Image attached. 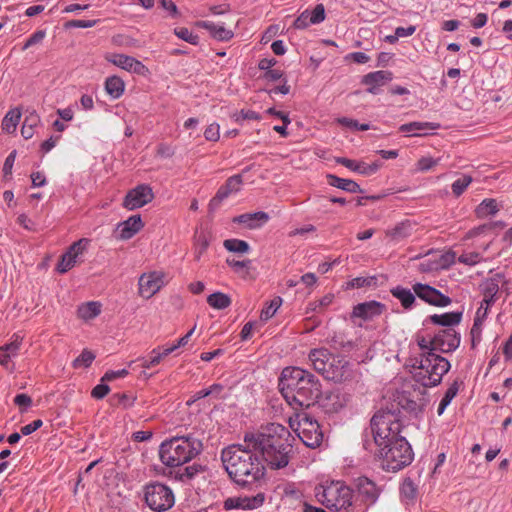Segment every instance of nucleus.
Masks as SVG:
<instances>
[{
	"mask_svg": "<svg viewBox=\"0 0 512 512\" xmlns=\"http://www.w3.org/2000/svg\"><path fill=\"white\" fill-rule=\"evenodd\" d=\"M498 291H499V286L497 283H494V282L488 283L484 290V298H483L482 302L485 303V305H487V306H490L491 304H493L495 302V298H496Z\"/></svg>",
	"mask_w": 512,
	"mask_h": 512,
	"instance_id": "48",
	"label": "nucleus"
},
{
	"mask_svg": "<svg viewBox=\"0 0 512 512\" xmlns=\"http://www.w3.org/2000/svg\"><path fill=\"white\" fill-rule=\"evenodd\" d=\"M129 374L128 370L123 368L119 370H108L101 378V384L105 382L116 381L125 378Z\"/></svg>",
	"mask_w": 512,
	"mask_h": 512,
	"instance_id": "49",
	"label": "nucleus"
},
{
	"mask_svg": "<svg viewBox=\"0 0 512 512\" xmlns=\"http://www.w3.org/2000/svg\"><path fill=\"white\" fill-rule=\"evenodd\" d=\"M135 397L127 393H117L110 398L112 404H119L123 407H129L133 404Z\"/></svg>",
	"mask_w": 512,
	"mask_h": 512,
	"instance_id": "50",
	"label": "nucleus"
},
{
	"mask_svg": "<svg viewBox=\"0 0 512 512\" xmlns=\"http://www.w3.org/2000/svg\"><path fill=\"white\" fill-rule=\"evenodd\" d=\"M14 403L23 412L31 405L32 400H31V397L28 396L27 394H18L14 398Z\"/></svg>",
	"mask_w": 512,
	"mask_h": 512,
	"instance_id": "62",
	"label": "nucleus"
},
{
	"mask_svg": "<svg viewBox=\"0 0 512 512\" xmlns=\"http://www.w3.org/2000/svg\"><path fill=\"white\" fill-rule=\"evenodd\" d=\"M45 37V32L42 30L34 32L25 42L23 50L40 43Z\"/></svg>",
	"mask_w": 512,
	"mask_h": 512,
	"instance_id": "60",
	"label": "nucleus"
},
{
	"mask_svg": "<svg viewBox=\"0 0 512 512\" xmlns=\"http://www.w3.org/2000/svg\"><path fill=\"white\" fill-rule=\"evenodd\" d=\"M473 178L470 175L462 174L451 184L452 193L454 196H461L467 187L472 183Z\"/></svg>",
	"mask_w": 512,
	"mask_h": 512,
	"instance_id": "39",
	"label": "nucleus"
},
{
	"mask_svg": "<svg viewBox=\"0 0 512 512\" xmlns=\"http://www.w3.org/2000/svg\"><path fill=\"white\" fill-rule=\"evenodd\" d=\"M357 488L360 495L365 497L367 501L374 502L378 497L379 492L375 483L366 477L358 478Z\"/></svg>",
	"mask_w": 512,
	"mask_h": 512,
	"instance_id": "32",
	"label": "nucleus"
},
{
	"mask_svg": "<svg viewBox=\"0 0 512 512\" xmlns=\"http://www.w3.org/2000/svg\"><path fill=\"white\" fill-rule=\"evenodd\" d=\"M265 500V495L258 492L256 495H240L236 498H228L224 502L225 509L241 508V509H255L260 507Z\"/></svg>",
	"mask_w": 512,
	"mask_h": 512,
	"instance_id": "17",
	"label": "nucleus"
},
{
	"mask_svg": "<svg viewBox=\"0 0 512 512\" xmlns=\"http://www.w3.org/2000/svg\"><path fill=\"white\" fill-rule=\"evenodd\" d=\"M165 273L162 271H151L143 273L138 280L139 295L150 299L166 284Z\"/></svg>",
	"mask_w": 512,
	"mask_h": 512,
	"instance_id": "10",
	"label": "nucleus"
},
{
	"mask_svg": "<svg viewBox=\"0 0 512 512\" xmlns=\"http://www.w3.org/2000/svg\"><path fill=\"white\" fill-rule=\"evenodd\" d=\"M315 496L327 509L341 511L352 505L353 491L342 481H331L317 486Z\"/></svg>",
	"mask_w": 512,
	"mask_h": 512,
	"instance_id": "6",
	"label": "nucleus"
},
{
	"mask_svg": "<svg viewBox=\"0 0 512 512\" xmlns=\"http://www.w3.org/2000/svg\"><path fill=\"white\" fill-rule=\"evenodd\" d=\"M289 426L307 447L316 448L323 440V433L318 422L306 412H299L291 416Z\"/></svg>",
	"mask_w": 512,
	"mask_h": 512,
	"instance_id": "7",
	"label": "nucleus"
},
{
	"mask_svg": "<svg viewBox=\"0 0 512 512\" xmlns=\"http://www.w3.org/2000/svg\"><path fill=\"white\" fill-rule=\"evenodd\" d=\"M327 181L329 185L350 193L362 192L360 186L351 179H344L333 174H328Z\"/></svg>",
	"mask_w": 512,
	"mask_h": 512,
	"instance_id": "31",
	"label": "nucleus"
},
{
	"mask_svg": "<svg viewBox=\"0 0 512 512\" xmlns=\"http://www.w3.org/2000/svg\"><path fill=\"white\" fill-rule=\"evenodd\" d=\"M336 162L343 165L344 167L360 173L362 175H371L378 171L380 164L377 162L367 164L365 162H357L355 160H351L345 157H339L336 159Z\"/></svg>",
	"mask_w": 512,
	"mask_h": 512,
	"instance_id": "26",
	"label": "nucleus"
},
{
	"mask_svg": "<svg viewBox=\"0 0 512 512\" xmlns=\"http://www.w3.org/2000/svg\"><path fill=\"white\" fill-rule=\"evenodd\" d=\"M21 118V112L18 109H12L7 112L2 120V130L6 133H14Z\"/></svg>",
	"mask_w": 512,
	"mask_h": 512,
	"instance_id": "35",
	"label": "nucleus"
},
{
	"mask_svg": "<svg viewBox=\"0 0 512 512\" xmlns=\"http://www.w3.org/2000/svg\"><path fill=\"white\" fill-rule=\"evenodd\" d=\"M225 470L237 484L245 486L257 482L264 476L265 467L253 448L232 445L222 451Z\"/></svg>",
	"mask_w": 512,
	"mask_h": 512,
	"instance_id": "3",
	"label": "nucleus"
},
{
	"mask_svg": "<svg viewBox=\"0 0 512 512\" xmlns=\"http://www.w3.org/2000/svg\"><path fill=\"white\" fill-rule=\"evenodd\" d=\"M328 356V351L326 349H314L309 354V359L313 363L314 369L321 373L325 379L327 380H335L337 375L333 373L331 376L329 371L327 370L326 359Z\"/></svg>",
	"mask_w": 512,
	"mask_h": 512,
	"instance_id": "25",
	"label": "nucleus"
},
{
	"mask_svg": "<svg viewBox=\"0 0 512 512\" xmlns=\"http://www.w3.org/2000/svg\"><path fill=\"white\" fill-rule=\"evenodd\" d=\"M411 231L412 226L408 221H406L396 225L394 228L389 230L387 234L394 240H401L403 238L410 236Z\"/></svg>",
	"mask_w": 512,
	"mask_h": 512,
	"instance_id": "40",
	"label": "nucleus"
},
{
	"mask_svg": "<svg viewBox=\"0 0 512 512\" xmlns=\"http://www.w3.org/2000/svg\"><path fill=\"white\" fill-rule=\"evenodd\" d=\"M423 404V392L420 390L396 391L385 398V405L371 418L370 429L376 446L374 453L382 469L397 472L412 462V448L402 435L406 427L402 410L413 412Z\"/></svg>",
	"mask_w": 512,
	"mask_h": 512,
	"instance_id": "1",
	"label": "nucleus"
},
{
	"mask_svg": "<svg viewBox=\"0 0 512 512\" xmlns=\"http://www.w3.org/2000/svg\"><path fill=\"white\" fill-rule=\"evenodd\" d=\"M98 22L99 20L77 19L69 21L67 26L71 28H91L94 27Z\"/></svg>",
	"mask_w": 512,
	"mask_h": 512,
	"instance_id": "58",
	"label": "nucleus"
},
{
	"mask_svg": "<svg viewBox=\"0 0 512 512\" xmlns=\"http://www.w3.org/2000/svg\"><path fill=\"white\" fill-rule=\"evenodd\" d=\"M333 299H334L333 294H326L318 302L310 303L309 304L310 309L312 311H318V309L320 310L321 308H325L333 302Z\"/></svg>",
	"mask_w": 512,
	"mask_h": 512,
	"instance_id": "57",
	"label": "nucleus"
},
{
	"mask_svg": "<svg viewBox=\"0 0 512 512\" xmlns=\"http://www.w3.org/2000/svg\"><path fill=\"white\" fill-rule=\"evenodd\" d=\"M327 389H320L318 404L328 411H337L347 402V395L341 386H326Z\"/></svg>",
	"mask_w": 512,
	"mask_h": 512,
	"instance_id": "11",
	"label": "nucleus"
},
{
	"mask_svg": "<svg viewBox=\"0 0 512 512\" xmlns=\"http://www.w3.org/2000/svg\"><path fill=\"white\" fill-rule=\"evenodd\" d=\"M376 283H377V278L375 276L356 277V278H353L348 283V287H350V288L370 287V286L376 285Z\"/></svg>",
	"mask_w": 512,
	"mask_h": 512,
	"instance_id": "47",
	"label": "nucleus"
},
{
	"mask_svg": "<svg viewBox=\"0 0 512 512\" xmlns=\"http://www.w3.org/2000/svg\"><path fill=\"white\" fill-rule=\"evenodd\" d=\"M143 228V222L140 215H132L127 220L118 224L119 238L128 240L137 234Z\"/></svg>",
	"mask_w": 512,
	"mask_h": 512,
	"instance_id": "23",
	"label": "nucleus"
},
{
	"mask_svg": "<svg viewBox=\"0 0 512 512\" xmlns=\"http://www.w3.org/2000/svg\"><path fill=\"white\" fill-rule=\"evenodd\" d=\"M282 304V299L281 297H275L274 299H272L270 301L269 304H267L261 311V314H260V319L262 321H267L269 320L272 316H274V314L276 313V311L279 309V307L281 306Z\"/></svg>",
	"mask_w": 512,
	"mask_h": 512,
	"instance_id": "41",
	"label": "nucleus"
},
{
	"mask_svg": "<svg viewBox=\"0 0 512 512\" xmlns=\"http://www.w3.org/2000/svg\"><path fill=\"white\" fill-rule=\"evenodd\" d=\"M202 450V442L194 436L174 437L161 444L159 456L162 463L177 467L194 459Z\"/></svg>",
	"mask_w": 512,
	"mask_h": 512,
	"instance_id": "4",
	"label": "nucleus"
},
{
	"mask_svg": "<svg viewBox=\"0 0 512 512\" xmlns=\"http://www.w3.org/2000/svg\"><path fill=\"white\" fill-rule=\"evenodd\" d=\"M207 303L214 309L222 310L229 307L232 303V300L225 293L215 292L207 297Z\"/></svg>",
	"mask_w": 512,
	"mask_h": 512,
	"instance_id": "36",
	"label": "nucleus"
},
{
	"mask_svg": "<svg viewBox=\"0 0 512 512\" xmlns=\"http://www.w3.org/2000/svg\"><path fill=\"white\" fill-rule=\"evenodd\" d=\"M392 79V72L387 70H378L364 75L362 83L368 87L367 92L377 94L379 88L390 82Z\"/></svg>",
	"mask_w": 512,
	"mask_h": 512,
	"instance_id": "19",
	"label": "nucleus"
},
{
	"mask_svg": "<svg viewBox=\"0 0 512 512\" xmlns=\"http://www.w3.org/2000/svg\"><path fill=\"white\" fill-rule=\"evenodd\" d=\"M311 24H319L325 20V7L323 4H317L315 8L310 12Z\"/></svg>",
	"mask_w": 512,
	"mask_h": 512,
	"instance_id": "53",
	"label": "nucleus"
},
{
	"mask_svg": "<svg viewBox=\"0 0 512 512\" xmlns=\"http://www.w3.org/2000/svg\"><path fill=\"white\" fill-rule=\"evenodd\" d=\"M174 153V148L168 144L161 143L157 146L156 155L160 158H171Z\"/></svg>",
	"mask_w": 512,
	"mask_h": 512,
	"instance_id": "61",
	"label": "nucleus"
},
{
	"mask_svg": "<svg viewBox=\"0 0 512 512\" xmlns=\"http://www.w3.org/2000/svg\"><path fill=\"white\" fill-rule=\"evenodd\" d=\"M209 246L207 237L204 234H200L196 237L194 242V258L199 261L202 255L206 252Z\"/></svg>",
	"mask_w": 512,
	"mask_h": 512,
	"instance_id": "43",
	"label": "nucleus"
},
{
	"mask_svg": "<svg viewBox=\"0 0 512 512\" xmlns=\"http://www.w3.org/2000/svg\"><path fill=\"white\" fill-rule=\"evenodd\" d=\"M226 263L235 272H240L241 270L246 269V268L249 267V265L251 264V260L247 259V260L239 261V260L227 258L226 259Z\"/></svg>",
	"mask_w": 512,
	"mask_h": 512,
	"instance_id": "59",
	"label": "nucleus"
},
{
	"mask_svg": "<svg viewBox=\"0 0 512 512\" xmlns=\"http://www.w3.org/2000/svg\"><path fill=\"white\" fill-rule=\"evenodd\" d=\"M390 293L394 298L400 301L405 310H410L416 301L414 291L400 285L391 288Z\"/></svg>",
	"mask_w": 512,
	"mask_h": 512,
	"instance_id": "29",
	"label": "nucleus"
},
{
	"mask_svg": "<svg viewBox=\"0 0 512 512\" xmlns=\"http://www.w3.org/2000/svg\"><path fill=\"white\" fill-rule=\"evenodd\" d=\"M321 386H282L280 392L293 407H310L318 403Z\"/></svg>",
	"mask_w": 512,
	"mask_h": 512,
	"instance_id": "9",
	"label": "nucleus"
},
{
	"mask_svg": "<svg viewBox=\"0 0 512 512\" xmlns=\"http://www.w3.org/2000/svg\"><path fill=\"white\" fill-rule=\"evenodd\" d=\"M439 128V124L434 122H410L402 124L399 127V131L405 133L407 136L421 137L428 134L430 130H436Z\"/></svg>",
	"mask_w": 512,
	"mask_h": 512,
	"instance_id": "22",
	"label": "nucleus"
},
{
	"mask_svg": "<svg viewBox=\"0 0 512 512\" xmlns=\"http://www.w3.org/2000/svg\"><path fill=\"white\" fill-rule=\"evenodd\" d=\"M310 12L308 10L303 11L294 21L293 26L296 29H305L309 25H311L310 22Z\"/></svg>",
	"mask_w": 512,
	"mask_h": 512,
	"instance_id": "56",
	"label": "nucleus"
},
{
	"mask_svg": "<svg viewBox=\"0 0 512 512\" xmlns=\"http://www.w3.org/2000/svg\"><path fill=\"white\" fill-rule=\"evenodd\" d=\"M172 352L173 348L157 347L153 349L147 357L139 359V365L145 369L155 367L161 362L163 358L170 355Z\"/></svg>",
	"mask_w": 512,
	"mask_h": 512,
	"instance_id": "28",
	"label": "nucleus"
},
{
	"mask_svg": "<svg viewBox=\"0 0 512 512\" xmlns=\"http://www.w3.org/2000/svg\"><path fill=\"white\" fill-rule=\"evenodd\" d=\"M499 211L498 203L495 199H484L475 209L478 218H485L489 215H495Z\"/></svg>",
	"mask_w": 512,
	"mask_h": 512,
	"instance_id": "34",
	"label": "nucleus"
},
{
	"mask_svg": "<svg viewBox=\"0 0 512 512\" xmlns=\"http://www.w3.org/2000/svg\"><path fill=\"white\" fill-rule=\"evenodd\" d=\"M482 257L478 252H470L466 254H462L458 257V262L463 263L465 265L473 266L481 261Z\"/></svg>",
	"mask_w": 512,
	"mask_h": 512,
	"instance_id": "54",
	"label": "nucleus"
},
{
	"mask_svg": "<svg viewBox=\"0 0 512 512\" xmlns=\"http://www.w3.org/2000/svg\"><path fill=\"white\" fill-rule=\"evenodd\" d=\"M22 342L23 337L15 333L9 343L0 347V365L6 368L12 366V359L19 354Z\"/></svg>",
	"mask_w": 512,
	"mask_h": 512,
	"instance_id": "21",
	"label": "nucleus"
},
{
	"mask_svg": "<svg viewBox=\"0 0 512 512\" xmlns=\"http://www.w3.org/2000/svg\"><path fill=\"white\" fill-rule=\"evenodd\" d=\"M446 330L435 335V339L430 342V352L425 360L421 361V367L429 373V384H440L442 377L448 372V359L439 353H447Z\"/></svg>",
	"mask_w": 512,
	"mask_h": 512,
	"instance_id": "5",
	"label": "nucleus"
},
{
	"mask_svg": "<svg viewBox=\"0 0 512 512\" xmlns=\"http://www.w3.org/2000/svg\"><path fill=\"white\" fill-rule=\"evenodd\" d=\"M106 59L115 66L138 75L145 76L149 71L141 61L129 55L114 53Z\"/></svg>",
	"mask_w": 512,
	"mask_h": 512,
	"instance_id": "14",
	"label": "nucleus"
},
{
	"mask_svg": "<svg viewBox=\"0 0 512 512\" xmlns=\"http://www.w3.org/2000/svg\"><path fill=\"white\" fill-rule=\"evenodd\" d=\"M386 309V306L378 301L372 300L359 303L353 307L351 318H360L364 321L372 320L380 316Z\"/></svg>",
	"mask_w": 512,
	"mask_h": 512,
	"instance_id": "16",
	"label": "nucleus"
},
{
	"mask_svg": "<svg viewBox=\"0 0 512 512\" xmlns=\"http://www.w3.org/2000/svg\"><path fill=\"white\" fill-rule=\"evenodd\" d=\"M400 491L405 498L414 499L417 493V488L414 482L410 478H407L403 481Z\"/></svg>",
	"mask_w": 512,
	"mask_h": 512,
	"instance_id": "52",
	"label": "nucleus"
},
{
	"mask_svg": "<svg viewBox=\"0 0 512 512\" xmlns=\"http://www.w3.org/2000/svg\"><path fill=\"white\" fill-rule=\"evenodd\" d=\"M104 89L111 99H119L124 94L125 82L119 76H109L105 80Z\"/></svg>",
	"mask_w": 512,
	"mask_h": 512,
	"instance_id": "30",
	"label": "nucleus"
},
{
	"mask_svg": "<svg viewBox=\"0 0 512 512\" xmlns=\"http://www.w3.org/2000/svg\"><path fill=\"white\" fill-rule=\"evenodd\" d=\"M195 25L198 28L207 30L214 39L219 41H229L234 36L232 30L211 21H198Z\"/></svg>",
	"mask_w": 512,
	"mask_h": 512,
	"instance_id": "24",
	"label": "nucleus"
},
{
	"mask_svg": "<svg viewBox=\"0 0 512 512\" xmlns=\"http://www.w3.org/2000/svg\"><path fill=\"white\" fill-rule=\"evenodd\" d=\"M336 122L342 126L348 127L353 130L366 131V130L370 129L369 124H367V123L360 124L357 120L347 118V117L337 118Z\"/></svg>",
	"mask_w": 512,
	"mask_h": 512,
	"instance_id": "45",
	"label": "nucleus"
},
{
	"mask_svg": "<svg viewBox=\"0 0 512 512\" xmlns=\"http://www.w3.org/2000/svg\"><path fill=\"white\" fill-rule=\"evenodd\" d=\"M242 176L233 175L229 177L226 182L219 187L216 195L210 201V205L218 206L224 199L228 198L232 193H236L240 190L242 185Z\"/></svg>",
	"mask_w": 512,
	"mask_h": 512,
	"instance_id": "20",
	"label": "nucleus"
},
{
	"mask_svg": "<svg viewBox=\"0 0 512 512\" xmlns=\"http://www.w3.org/2000/svg\"><path fill=\"white\" fill-rule=\"evenodd\" d=\"M94 359L95 355L91 351L84 349L73 361V366L74 368H87L92 364Z\"/></svg>",
	"mask_w": 512,
	"mask_h": 512,
	"instance_id": "44",
	"label": "nucleus"
},
{
	"mask_svg": "<svg viewBox=\"0 0 512 512\" xmlns=\"http://www.w3.org/2000/svg\"><path fill=\"white\" fill-rule=\"evenodd\" d=\"M415 296L421 300L434 305V306H446L448 305V297L443 295L437 289L422 283H416L412 286Z\"/></svg>",
	"mask_w": 512,
	"mask_h": 512,
	"instance_id": "15",
	"label": "nucleus"
},
{
	"mask_svg": "<svg viewBox=\"0 0 512 512\" xmlns=\"http://www.w3.org/2000/svg\"><path fill=\"white\" fill-rule=\"evenodd\" d=\"M144 500L152 511L165 512L173 507L175 496L169 486L153 482L144 487Z\"/></svg>",
	"mask_w": 512,
	"mask_h": 512,
	"instance_id": "8",
	"label": "nucleus"
},
{
	"mask_svg": "<svg viewBox=\"0 0 512 512\" xmlns=\"http://www.w3.org/2000/svg\"><path fill=\"white\" fill-rule=\"evenodd\" d=\"M16 159V150H13L5 159L3 165V173L4 176H8L12 174L13 165Z\"/></svg>",
	"mask_w": 512,
	"mask_h": 512,
	"instance_id": "63",
	"label": "nucleus"
},
{
	"mask_svg": "<svg viewBox=\"0 0 512 512\" xmlns=\"http://www.w3.org/2000/svg\"><path fill=\"white\" fill-rule=\"evenodd\" d=\"M269 220V215L266 212L258 211L254 213H244L234 218V222L246 225L249 229H256Z\"/></svg>",
	"mask_w": 512,
	"mask_h": 512,
	"instance_id": "27",
	"label": "nucleus"
},
{
	"mask_svg": "<svg viewBox=\"0 0 512 512\" xmlns=\"http://www.w3.org/2000/svg\"><path fill=\"white\" fill-rule=\"evenodd\" d=\"M153 198L154 194L151 187L140 184L128 191L123 201V207L128 210H135L148 204Z\"/></svg>",
	"mask_w": 512,
	"mask_h": 512,
	"instance_id": "12",
	"label": "nucleus"
},
{
	"mask_svg": "<svg viewBox=\"0 0 512 512\" xmlns=\"http://www.w3.org/2000/svg\"><path fill=\"white\" fill-rule=\"evenodd\" d=\"M160 4L162 8L168 11L173 18L179 16L178 8L172 0H160Z\"/></svg>",
	"mask_w": 512,
	"mask_h": 512,
	"instance_id": "64",
	"label": "nucleus"
},
{
	"mask_svg": "<svg viewBox=\"0 0 512 512\" xmlns=\"http://www.w3.org/2000/svg\"><path fill=\"white\" fill-rule=\"evenodd\" d=\"M289 432L280 424L272 423L257 433L247 434L244 442L260 454L262 463L272 469H280L288 465L292 446L288 442Z\"/></svg>",
	"mask_w": 512,
	"mask_h": 512,
	"instance_id": "2",
	"label": "nucleus"
},
{
	"mask_svg": "<svg viewBox=\"0 0 512 512\" xmlns=\"http://www.w3.org/2000/svg\"><path fill=\"white\" fill-rule=\"evenodd\" d=\"M88 244L89 240L86 238H82L74 242L68 251L61 256V259L57 264V271L63 274L73 268L77 262L78 256L83 254Z\"/></svg>",
	"mask_w": 512,
	"mask_h": 512,
	"instance_id": "13",
	"label": "nucleus"
},
{
	"mask_svg": "<svg viewBox=\"0 0 512 512\" xmlns=\"http://www.w3.org/2000/svg\"><path fill=\"white\" fill-rule=\"evenodd\" d=\"M232 118L236 123L239 124H241L244 120H261V116L259 113L249 109H242L241 111L234 113L232 115Z\"/></svg>",
	"mask_w": 512,
	"mask_h": 512,
	"instance_id": "46",
	"label": "nucleus"
},
{
	"mask_svg": "<svg viewBox=\"0 0 512 512\" xmlns=\"http://www.w3.org/2000/svg\"><path fill=\"white\" fill-rule=\"evenodd\" d=\"M304 381L314 384V375L300 367H286L279 377V384H300Z\"/></svg>",
	"mask_w": 512,
	"mask_h": 512,
	"instance_id": "18",
	"label": "nucleus"
},
{
	"mask_svg": "<svg viewBox=\"0 0 512 512\" xmlns=\"http://www.w3.org/2000/svg\"><path fill=\"white\" fill-rule=\"evenodd\" d=\"M204 137L208 141L216 142L220 138V126L217 123L210 124L204 131Z\"/></svg>",
	"mask_w": 512,
	"mask_h": 512,
	"instance_id": "55",
	"label": "nucleus"
},
{
	"mask_svg": "<svg viewBox=\"0 0 512 512\" xmlns=\"http://www.w3.org/2000/svg\"><path fill=\"white\" fill-rule=\"evenodd\" d=\"M40 117L37 113L32 112L30 115L26 116L22 128L21 134L25 139H30L34 135V128L39 124Z\"/></svg>",
	"mask_w": 512,
	"mask_h": 512,
	"instance_id": "38",
	"label": "nucleus"
},
{
	"mask_svg": "<svg viewBox=\"0 0 512 512\" xmlns=\"http://www.w3.org/2000/svg\"><path fill=\"white\" fill-rule=\"evenodd\" d=\"M174 34L183 41L192 45H198L200 38L186 27H179L174 29Z\"/></svg>",
	"mask_w": 512,
	"mask_h": 512,
	"instance_id": "42",
	"label": "nucleus"
},
{
	"mask_svg": "<svg viewBox=\"0 0 512 512\" xmlns=\"http://www.w3.org/2000/svg\"><path fill=\"white\" fill-rule=\"evenodd\" d=\"M101 304L97 301H90L80 305L77 309V316L83 320H91L101 313Z\"/></svg>",
	"mask_w": 512,
	"mask_h": 512,
	"instance_id": "33",
	"label": "nucleus"
},
{
	"mask_svg": "<svg viewBox=\"0 0 512 512\" xmlns=\"http://www.w3.org/2000/svg\"><path fill=\"white\" fill-rule=\"evenodd\" d=\"M481 308H478L476 317L474 319V324L471 328V337H472V347H475L476 342L481 338V318H480Z\"/></svg>",
	"mask_w": 512,
	"mask_h": 512,
	"instance_id": "51",
	"label": "nucleus"
},
{
	"mask_svg": "<svg viewBox=\"0 0 512 512\" xmlns=\"http://www.w3.org/2000/svg\"><path fill=\"white\" fill-rule=\"evenodd\" d=\"M223 246L229 252L238 254H246L250 251V245L248 242L236 238L224 240Z\"/></svg>",
	"mask_w": 512,
	"mask_h": 512,
	"instance_id": "37",
	"label": "nucleus"
}]
</instances>
